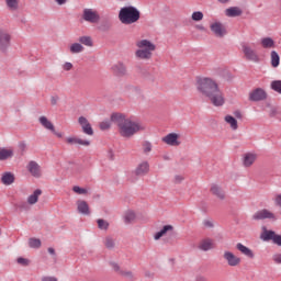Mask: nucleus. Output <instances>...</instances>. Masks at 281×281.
Listing matches in <instances>:
<instances>
[{
    "mask_svg": "<svg viewBox=\"0 0 281 281\" xmlns=\"http://www.w3.org/2000/svg\"><path fill=\"white\" fill-rule=\"evenodd\" d=\"M225 122L227 124H229V126L233 131H238V121L236 120V117H234L232 115H226Z\"/></svg>",
    "mask_w": 281,
    "mask_h": 281,
    "instance_id": "31",
    "label": "nucleus"
},
{
    "mask_svg": "<svg viewBox=\"0 0 281 281\" xmlns=\"http://www.w3.org/2000/svg\"><path fill=\"white\" fill-rule=\"evenodd\" d=\"M15 207H18L19 210H22L24 212H27V210H30V205L25 201L18 202L15 204Z\"/></svg>",
    "mask_w": 281,
    "mask_h": 281,
    "instance_id": "43",
    "label": "nucleus"
},
{
    "mask_svg": "<svg viewBox=\"0 0 281 281\" xmlns=\"http://www.w3.org/2000/svg\"><path fill=\"white\" fill-rule=\"evenodd\" d=\"M53 133L56 135V137H59V138L63 137V133L56 132V127H54V132Z\"/></svg>",
    "mask_w": 281,
    "mask_h": 281,
    "instance_id": "63",
    "label": "nucleus"
},
{
    "mask_svg": "<svg viewBox=\"0 0 281 281\" xmlns=\"http://www.w3.org/2000/svg\"><path fill=\"white\" fill-rule=\"evenodd\" d=\"M38 122L42 126L46 128V131H50V133H54V123L47 120V116H41L38 119Z\"/></svg>",
    "mask_w": 281,
    "mask_h": 281,
    "instance_id": "27",
    "label": "nucleus"
},
{
    "mask_svg": "<svg viewBox=\"0 0 281 281\" xmlns=\"http://www.w3.org/2000/svg\"><path fill=\"white\" fill-rule=\"evenodd\" d=\"M72 192H76V194H87L88 191L85 188H80L78 186H75L72 188Z\"/></svg>",
    "mask_w": 281,
    "mask_h": 281,
    "instance_id": "49",
    "label": "nucleus"
},
{
    "mask_svg": "<svg viewBox=\"0 0 281 281\" xmlns=\"http://www.w3.org/2000/svg\"><path fill=\"white\" fill-rule=\"evenodd\" d=\"M97 223H98L99 229H103L104 232L109 229V222H106L105 220L99 218L97 220Z\"/></svg>",
    "mask_w": 281,
    "mask_h": 281,
    "instance_id": "42",
    "label": "nucleus"
},
{
    "mask_svg": "<svg viewBox=\"0 0 281 281\" xmlns=\"http://www.w3.org/2000/svg\"><path fill=\"white\" fill-rule=\"evenodd\" d=\"M66 142L70 146H74V145H77V144L79 146H91V142L90 140L81 139V138H78V137H67Z\"/></svg>",
    "mask_w": 281,
    "mask_h": 281,
    "instance_id": "17",
    "label": "nucleus"
},
{
    "mask_svg": "<svg viewBox=\"0 0 281 281\" xmlns=\"http://www.w3.org/2000/svg\"><path fill=\"white\" fill-rule=\"evenodd\" d=\"M14 157V150L8 148H0V161H5Z\"/></svg>",
    "mask_w": 281,
    "mask_h": 281,
    "instance_id": "21",
    "label": "nucleus"
},
{
    "mask_svg": "<svg viewBox=\"0 0 281 281\" xmlns=\"http://www.w3.org/2000/svg\"><path fill=\"white\" fill-rule=\"evenodd\" d=\"M78 123L80 124L82 133H85V135H93V127H91V123H89V120H87V117L80 116L78 119Z\"/></svg>",
    "mask_w": 281,
    "mask_h": 281,
    "instance_id": "13",
    "label": "nucleus"
},
{
    "mask_svg": "<svg viewBox=\"0 0 281 281\" xmlns=\"http://www.w3.org/2000/svg\"><path fill=\"white\" fill-rule=\"evenodd\" d=\"M148 170H150V165H148V161H143L137 166L135 175L137 177H144V175H148Z\"/></svg>",
    "mask_w": 281,
    "mask_h": 281,
    "instance_id": "16",
    "label": "nucleus"
},
{
    "mask_svg": "<svg viewBox=\"0 0 281 281\" xmlns=\"http://www.w3.org/2000/svg\"><path fill=\"white\" fill-rule=\"evenodd\" d=\"M195 281H207V278L199 274L196 278H195Z\"/></svg>",
    "mask_w": 281,
    "mask_h": 281,
    "instance_id": "59",
    "label": "nucleus"
},
{
    "mask_svg": "<svg viewBox=\"0 0 281 281\" xmlns=\"http://www.w3.org/2000/svg\"><path fill=\"white\" fill-rule=\"evenodd\" d=\"M172 229H175L172 227V225H165L159 232H157L155 234V236H154L155 240H159L160 238L166 236V234H168V232H172Z\"/></svg>",
    "mask_w": 281,
    "mask_h": 281,
    "instance_id": "24",
    "label": "nucleus"
},
{
    "mask_svg": "<svg viewBox=\"0 0 281 281\" xmlns=\"http://www.w3.org/2000/svg\"><path fill=\"white\" fill-rule=\"evenodd\" d=\"M135 212L133 211H127L124 214V223H126V225L133 223V221H135Z\"/></svg>",
    "mask_w": 281,
    "mask_h": 281,
    "instance_id": "35",
    "label": "nucleus"
},
{
    "mask_svg": "<svg viewBox=\"0 0 281 281\" xmlns=\"http://www.w3.org/2000/svg\"><path fill=\"white\" fill-rule=\"evenodd\" d=\"M81 52H85V46L80 43H74L70 46V54H80Z\"/></svg>",
    "mask_w": 281,
    "mask_h": 281,
    "instance_id": "33",
    "label": "nucleus"
},
{
    "mask_svg": "<svg viewBox=\"0 0 281 281\" xmlns=\"http://www.w3.org/2000/svg\"><path fill=\"white\" fill-rule=\"evenodd\" d=\"M274 265H281V254H276L272 256Z\"/></svg>",
    "mask_w": 281,
    "mask_h": 281,
    "instance_id": "53",
    "label": "nucleus"
},
{
    "mask_svg": "<svg viewBox=\"0 0 281 281\" xmlns=\"http://www.w3.org/2000/svg\"><path fill=\"white\" fill-rule=\"evenodd\" d=\"M223 258L227 262L228 267H238L241 262L240 257L235 256V254L229 250L224 251Z\"/></svg>",
    "mask_w": 281,
    "mask_h": 281,
    "instance_id": "7",
    "label": "nucleus"
},
{
    "mask_svg": "<svg viewBox=\"0 0 281 281\" xmlns=\"http://www.w3.org/2000/svg\"><path fill=\"white\" fill-rule=\"evenodd\" d=\"M12 43V35L3 29H0V52L5 54L8 49H10V45Z\"/></svg>",
    "mask_w": 281,
    "mask_h": 281,
    "instance_id": "5",
    "label": "nucleus"
},
{
    "mask_svg": "<svg viewBox=\"0 0 281 281\" xmlns=\"http://www.w3.org/2000/svg\"><path fill=\"white\" fill-rule=\"evenodd\" d=\"M112 24L109 20L103 21L100 25H99V30L100 32H109V30H111Z\"/></svg>",
    "mask_w": 281,
    "mask_h": 281,
    "instance_id": "39",
    "label": "nucleus"
},
{
    "mask_svg": "<svg viewBox=\"0 0 281 281\" xmlns=\"http://www.w3.org/2000/svg\"><path fill=\"white\" fill-rule=\"evenodd\" d=\"M104 246L106 249H114L115 248V239L112 237H105Z\"/></svg>",
    "mask_w": 281,
    "mask_h": 281,
    "instance_id": "41",
    "label": "nucleus"
},
{
    "mask_svg": "<svg viewBox=\"0 0 281 281\" xmlns=\"http://www.w3.org/2000/svg\"><path fill=\"white\" fill-rule=\"evenodd\" d=\"M136 47L139 49L135 52V56L139 60H150V58H153V53L155 49H157V46H155V44L148 40L138 41L136 43Z\"/></svg>",
    "mask_w": 281,
    "mask_h": 281,
    "instance_id": "3",
    "label": "nucleus"
},
{
    "mask_svg": "<svg viewBox=\"0 0 281 281\" xmlns=\"http://www.w3.org/2000/svg\"><path fill=\"white\" fill-rule=\"evenodd\" d=\"M29 247H31V249H38V248H41V239H38V238H30L29 239Z\"/></svg>",
    "mask_w": 281,
    "mask_h": 281,
    "instance_id": "37",
    "label": "nucleus"
},
{
    "mask_svg": "<svg viewBox=\"0 0 281 281\" xmlns=\"http://www.w3.org/2000/svg\"><path fill=\"white\" fill-rule=\"evenodd\" d=\"M196 89L210 100L213 106H223L225 104L223 92L218 88V83L212 78L198 77Z\"/></svg>",
    "mask_w": 281,
    "mask_h": 281,
    "instance_id": "1",
    "label": "nucleus"
},
{
    "mask_svg": "<svg viewBox=\"0 0 281 281\" xmlns=\"http://www.w3.org/2000/svg\"><path fill=\"white\" fill-rule=\"evenodd\" d=\"M225 14L226 16L236 18L243 14V10H240L238 7H231L225 10Z\"/></svg>",
    "mask_w": 281,
    "mask_h": 281,
    "instance_id": "23",
    "label": "nucleus"
},
{
    "mask_svg": "<svg viewBox=\"0 0 281 281\" xmlns=\"http://www.w3.org/2000/svg\"><path fill=\"white\" fill-rule=\"evenodd\" d=\"M257 158L258 156L256 154L247 153L244 155L243 165L245 166V168H249L254 166Z\"/></svg>",
    "mask_w": 281,
    "mask_h": 281,
    "instance_id": "19",
    "label": "nucleus"
},
{
    "mask_svg": "<svg viewBox=\"0 0 281 281\" xmlns=\"http://www.w3.org/2000/svg\"><path fill=\"white\" fill-rule=\"evenodd\" d=\"M265 218H270L271 221H276V214H273L271 211L267 209H262L260 211H257L252 215V221H265Z\"/></svg>",
    "mask_w": 281,
    "mask_h": 281,
    "instance_id": "10",
    "label": "nucleus"
},
{
    "mask_svg": "<svg viewBox=\"0 0 281 281\" xmlns=\"http://www.w3.org/2000/svg\"><path fill=\"white\" fill-rule=\"evenodd\" d=\"M5 3L9 10H19V0H5Z\"/></svg>",
    "mask_w": 281,
    "mask_h": 281,
    "instance_id": "38",
    "label": "nucleus"
},
{
    "mask_svg": "<svg viewBox=\"0 0 281 281\" xmlns=\"http://www.w3.org/2000/svg\"><path fill=\"white\" fill-rule=\"evenodd\" d=\"M18 265H22V267H29L30 266V259H25L23 257H19L16 259Z\"/></svg>",
    "mask_w": 281,
    "mask_h": 281,
    "instance_id": "47",
    "label": "nucleus"
},
{
    "mask_svg": "<svg viewBox=\"0 0 281 281\" xmlns=\"http://www.w3.org/2000/svg\"><path fill=\"white\" fill-rule=\"evenodd\" d=\"M139 16V10L133 5L122 8L119 13V19L121 23H124V25H132V23H137Z\"/></svg>",
    "mask_w": 281,
    "mask_h": 281,
    "instance_id": "4",
    "label": "nucleus"
},
{
    "mask_svg": "<svg viewBox=\"0 0 281 281\" xmlns=\"http://www.w3.org/2000/svg\"><path fill=\"white\" fill-rule=\"evenodd\" d=\"M270 88L277 93H281V80H274L271 82Z\"/></svg>",
    "mask_w": 281,
    "mask_h": 281,
    "instance_id": "40",
    "label": "nucleus"
},
{
    "mask_svg": "<svg viewBox=\"0 0 281 281\" xmlns=\"http://www.w3.org/2000/svg\"><path fill=\"white\" fill-rule=\"evenodd\" d=\"M42 281H58V279L56 277H43Z\"/></svg>",
    "mask_w": 281,
    "mask_h": 281,
    "instance_id": "57",
    "label": "nucleus"
},
{
    "mask_svg": "<svg viewBox=\"0 0 281 281\" xmlns=\"http://www.w3.org/2000/svg\"><path fill=\"white\" fill-rule=\"evenodd\" d=\"M213 245L214 244L212 243V239H202L198 246V249H200L201 251H210V249L213 248Z\"/></svg>",
    "mask_w": 281,
    "mask_h": 281,
    "instance_id": "22",
    "label": "nucleus"
},
{
    "mask_svg": "<svg viewBox=\"0 0 281 281\" xmlns=\"http://www.w3.org/2000/svg\"><path fill=\"white\" fill-rule=\"evenodd\" d=\"M82 19L88 23H99L100 14L98 13V11H93V9H85L82 13Z\"/></svg>",
    "mask_w": 281,
    "mask_h": 281,
    "instance_id": "8",
    "label": "nucleus"
},
{
    "mask_svg": "<svg viewBox=\"0 0 281 281\" xmlns=\"http://www.w3.org/2000/svg\"><path fill=\"white\" fill-rule=\"evenodd\" d=\"M143 148H144L145 155H148V153H150L153 150V144L150 142L146 140L143 144Z\"/></svg>",
    "mask_w": 281,
    "mask_h": 281,
    "instance_id": "46",
    "label": "nucleus"
},
{
    "mask_svg": "<svg viewBox=\"0 0 281 281\" xmlns=\"http://www.w3.org/2000/svg\"><path fill=\"white\" fill-rule=\"evenodd\" d=\"M272 243L281 247V235L274 234V237L272 238Z\"/></svg>",
    "mask_w": 281,
    "mask_h": 281,
    "instance_id": "51",
    "label": "nucleus"
},
{
    "mask_svg": "<svg viewBox=\"0 0 281 281\" xmlns=\"http://www.w3.org/2000/svg\"><path fill=\"white\" fill-rule=\"evenodd\" d=\"M250 102H262L267 100V92L262 88H257L249 93Z\"/></svg>",
    "mask_w": 281,
    "mask_h": 281,
    "instance_id": "11",
    "label": "nucleus"
},
{
    "mask_svg": "<svg viewBox=\"0 0 281 281\" xmlns=\"http://www.w3.org/2000/svg\"><path fill=\"white\" fill-rule=\"evenodd\" d=\"M48 254H50V256H56V250L53 247H49Z\"/></svg>",
    "mask_w": 281,
    "mask_h": 281,
    "instance_id": "62",
    "label": "nucleus"
},
{
    "mask_svg": "<svg viewBox=\"0 0 281 281\" xmlns=\"http://www.w3.org/2000/svg\"><path fill=\"white\" fill-rule=\"evenodd\" d=\"M111 122L117 125L119 133L122 137H133V135H137L140 131H146L144 124L126 119L124 114L113 113L111 115Z\"/></svg>",
    "mask_w": 281,
    "mask_h": 281,
    "instance_id": "2",
    "label": "nucleus"
},
{
    "mask_svg": "<svg viewBox=\"0 0 281 281\" xmlns=\"http://www.w3.org/2000/svg\"><path fill=\"white\" fill-rule=\"evenodd\" d=\"M191 19L192 21H203V12L201 11L193 12Z\"/></svg>",
    "mask_w": 281,
    "mask_h": 281,
    "instance_id": "45",
    "label": "nucleus"
},
{
    "mask_svg": "<svg viewBox=\"0 0 281 281\" xmlns=\"http://www.w3.org/2000/svg\"><path fill=\"white\" fill-rule=\"evenodd\" d=\"M154 277H155V274L153 272H150V271L145 272V278H154Z\"/></svg>",
    "mask_w": 281,
    "mask_h": 281,
    "instance_id": "60",
    "label": "nucleus"
},
{
    "mask_svg": "<svg viewBox=\"0 0 281 281\" xmlns=\"http://www.w3.org/2000/svg\"><path fill=\"white\" fill-rule=\"evenodd\" d=\"M111 128V121H103L100 123L101 131H109Z\"/></svg>",
    "mask_w": 281,
    "mask_h": 281,
    "instance_id": "48",
    "label": "nucleus"
},
{
    "mask_svg": "<svg viewBox=\"0 0 281 281\" xmlns=\"http://www.w3.org/2000/svg\"><path fill=\"white\" fill-rule=\"evenodd\" d=\"M236 250L240 251V254H243L244 256H246L247 258H254V250L250 249L249 247L243 245L241 243H238L236 245Z\"/></svg>",
    "mask_w": 281,
    "mask_h": 281,
    "instance_id": "20",
    "label": "nucleus"
},
{
    "mask_svg": "<svg viewBox=\"0 0 281 281\" xmlns=\"http://www.w3.org/2000/svg\"><path fill=\"white\" fill-rule=\"evenodd\" d=\"M203 225H204V227H214V224L209 220H204Z\"/></svg>",
    "mask_w": 281,
    "mask_h": 281,
    "instance_id": "56",
    "label": "nucleus"
},
{
    "mask_svg": "<svg viewBox=\"0 0 281 281\" xmlns=\"http://www.w3.org/2000/svg\"><path fill=\"white\" fill-rule=\"evenodd\" d=\"M261 46L263 49H273L276 47V41L271 37H263L261 38Z\"/></svg>",
    "mask_w": 281,
    "mask_h": 281,
    "instance_id": "29",
    "label": "nucleus"
},
{
    "mask_svg": "<svg viewBox=\"0 0 281 281\" xmlns=\"http://www.w3.org/2000/svg\"><path fill=\"white\" fill-rule=\"evenodd\" d=\"M271 65L272 67H280V55H278V52L272 50L271 54Z\"/></svg>",
    "mask_w": 281,
    "mask_h": 281,
    "instance_id": "32",
    "label": "nucleus"
},
{
    "mask_svg": "<svg viewBox=\"0 0 281 281\" xmlns=\"http://www.w3.org/2000/svg\"><path fill=\"white\" fill-rule=\"evenodd\" d=\"M63 69L65 71H71V69H74V64L72 63H69V61H66L63 66Z\"/></svg>",
    "mask_w": 281,
    "mask_h": 281,
    "instance_id": "52",
    "label": "nucleus"
},
{
    "mask_svg": "<svg viewBox=\"0 0 281 281\" xmlns=\"http://www.w3.org/2000/svg\"><path fill=\"white\" fill-rule=\"evenodd\" d=\"M43 194V191L41 189H37L27 198L29 205H36L38 203V196Z\"/></svg>",
    "mask_w": 281,
    "mask_h": 281,
    "instance_id": "26",
    "label": "nucleus"
},
{
    "mask_svg": "<svg viewBox=\"0 0 281 281\" xmlns=\"http://www.w3.org/2000/svg\"><path fill=\"white\" fill-rule=\"evenodd\" d=\"M58 100H60V98L58 95L50 97L52 106H56V104H58Z\"/></svg>",
    "mask_w": 281,
    "mask_h": 281,
    "instance_id": "54",
    "label": "nucleus"
},
{
    "mask_svg": "<svg viewBox=\"0 0 281 281\" xmlns=\"http://www.w3.org/2000/svg\"><path fill=\"white\" fill-rule=\"evenodd\" d=\"M77 210L79 214H83L85 216H89V214H91V211H89V203L85 200L77 201Z\"/></svg>",
    "mask_w": 281,
    "mask_h": 281,
    "instance_id": "15",
    "label": "nucleus"
},
{
    "mask_svg": "<svg viewBox=\"0 0 281 281\" xmlns=\"http://www.w3.org/2000/svg\"><path fill=\"white\" fill-rule=\"evenodd\" d=\"M211 192L214 194V196H217V199H221L222 201L225 199V192L221 187H218V184H213L211 187Z\"/></svg>",
    "mask_w": 281,
    "mask_h": 281,
    "instance_id": "28",
    "label": "nucleus"
},
{
    "mask_svg": "<svg viewBox=\"0 0 281 281\" xmlns=\"http://www.w3.org/2000/svg\"><path fill=\"white\" fill-rule=\"evenodd\" d=\"M112 71L119 77L126 76V66L122 61H119L112 66Z\"/></svg>",
    "mask_w": 281,
    "mask_h": 281,
    "instance_id": "18",
    "label": "nucleus"
},
{
    "mask_svg": "<svg viewBox=\"0 0 281 281\" xmlns=\"http://www.w3.org/2000/svg\"><path fill=\"white\" fill-rule=\"evenodd\" d=\"M211 32L217 37L223 38L227 34V29H225V25L221 22H214L210 25Z\"/></svg>",
    "mask_w": 281,
    "mask_h": 281,
    "instance_id": "9",
    "label": "nucleus"
},
{
    "mask_svg": "<svg viewBox=\"0 0 281 281\" xmlns=\"http://www.w3.org/2000/svg\"><path fill=\"white\" fill-rule=\"evenodd\" d=\"M26 168L32 177H35L36 179L41 177V166L38 165V162L31 160Z\"/></svg>",
    "mask_w": 281,
    "mask_h": 281,
    "instance_id": "14",
    "label": "nucleus"
},
{
    "mask_svg": "<svg viewBox=\"0 0 281 281\" xmlns=\"http://www.w3.org/2000/svg\"><path fill=\"white\" fill-rule=\"evenodd\" d=\"M122 278H125L127 281H135V273L131 270H123L121 271Z\"/></svg>",
    "mask_w": 281,
    "mask_h": 281,
    "instance_id": "36",
    "label": "nucleus"
},
{
    "mask_svg": "<svg viewBox=\"0 0 281 281\" xmlns=\"http://www.w3.org/2000/svg\"><path fill=\"white\" fill-rule=\"evenodd\" d=\"M274 203L281 209V193L276 196Z\"/></svg>",
    "mask_w": 281,
    "mask_h": 281,
    "instance_id": "55",
    "label": "nucleus"
},
{
    "mask_svg": "<svg viewBox=\"0 0 281 281\" xmlns=\"http://www.w3.org/2000/svg\"><path fill=\"white\" fill-rule=\"evenodd\" d=\"M274 236L276 233L273 231L265 228L261 234V239H263L265 243H269V240H273Z\"/></svg>",
    "mask_w": 281,
    "mask_h": 281,
    "instance_id": "30",
    "label": "nucleus"
},
{
    "mask_svg": "<svg viewBox=\"0 0 281 281\" xmlns=\"http://www.w3.org/2000/svg\"><path fill=\"white\" fill-rule=\"evenodd\" d=\"M112 269L115 271V273H119V276L122 274V268L120 267V265L115 263V262H110Z\"/></svg>",
    "mask_w": 281,
    "mask_h": 281,
    "instance_id": "50",
    "label": "nucleus"
},
{
    "mask_svg": "<svg viewBox=\"0 0 281 281\" xmlns=\"http://www.w3.org/2000/svg\"><path fill=\"white\" fill-rule=\"evenodd\" d=\"M58 5H65L67 3V0H54Z\"/></svg>",
    "mask_w": 281,
    "mask_h": 281,
    "instance_id": "61",
    "label": "nucleus"
},
{
    "mask_svg": "<svg viewBox=\"0 0 281 281\" xmlns=\"http://www.w3.org/2000/svg\"><path fill=\"white\" fill-rule=\"evenodd\" d=\"M241 52L246 60H250L251 63H260V57L258 56V53L254 48H251V46L243 44Z\"/></svg>",
    "mask_w": 281,
    "mask_h": 281,
    "instance_id": "6",
    "label": "nucleus"
},
{
    "mask_svg": "<svg viewBox=\"0 0 281 281\" xmlns=\"http://www.w3.org/2000/svg\"><path fill=\"white\" fill-rule=\"evenodd\" d=\"M183 181V176H175V183H181Z\"/></svg>",
    "mask_w": 281,
    "mask_h": 281,
    "instance_id": "58",
    "label": "nucleus"
},
{
    "mask_svg": "<svg viewBox=\"0 0 281 281\" xmlns=\"http://www.w3.org/2000/svg\"><path fill=\"white\" fill-rule=\"evenodd\" d=\"M79 43L86 45V47H93V40H91V36L79 37Z\"/></svg>",
    "mask_w": 281,
    "mask_h": 281,
    "instance_id": "34",
    "label": "nucleus"
},
{
    "mask_svg": "<svg viewBox=\"0 0 281 281\" xmlns=\"http://www.w3.org/2000/svg\"><path fill=\"white\" fill-rule=\"evenodd\" d=\"M108 157H109V159H111V161H113V159H114L113 150L109 151Z\"/></svg>",
    "mask_w": 281,
    "mask_h": 281,
    "instance_id": "64",
    "label": "nucleus"
},
{
    "mask_svg": "<svg viewBox=\"0 0 281 281\" xmlns=\"http://www.w3.org/2000/svg\"><path fill=\"white\" fill-rule=\"evenodd\" d=\"M162 142L168 146H181V142H179V134L169 133L165 137H162Z\"/></svg>",
    "mask_w": 281,
    "mask_h": 281,
    "instance_id": "12",
    "label": "nucleus"
},
{
    "mask_svg": "<svg viewBox=\"0 0 281 281\" xmlns=\"http://www.w3.org/2000/svg\"><path fill=\"white\" fill-rule=\"evenodd\" d=\"M1 182L3 183V186H12V183L14 182L13 173L10 171L4 172L1 177Z\"/></svg>",
    "mask_w": 281,
    "mask_h": 281,
    "instance_id": "25",
    "label": "nucleus"
},
{
    "mask_svg": "<svg viewBox=\"0 0 281 281\" xmlns=\"http://www.w3.org/2000/svg\"><path fill=\"white\" fill-rule=\"evenodd\" d=\"M138 74L142 76V78H150V72L146 68L138 67Z\"/></svg>",
    "mask_w": 281,
    "mask_h": 281,
    "instance_id": "44",
    "label": "nucleus"
}]
</instances>
